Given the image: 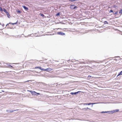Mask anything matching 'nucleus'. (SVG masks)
<instances>
[{"label":"nucleus","instance_id":"obj_1","mask_svg":"<svg viewBox=\"0 0 122 122\" xmlns=\"http://www.w3.org/2000/svg\"><path fill=\"white\" fill-rule=\"evenodd\" d=\"M119 110L118 109H117L115 110H113L111 111H110V113L111 114H112L114 112H117L119 111Z\"/></svg>","mask_w":122,"mask_h":122},{"label":"nucleus","instance_id":"obj_2","mask_svg":"<svg viewBox=\"0 0 122 122\" xmlns=\"http://www.w3.org/2000/svg\"><path fill=\"white\" fill-rule=\"evenodd\" d=\"M81 92L79 91L75 92H71V93L70 94L72 95H76V94L79 93V92Z\"/></svg>","mask_w":122,"mask_h":122},{"label":"nucleus","instance_id":"obj_3","mask_svg":"<svg viewBox=\"0 0 122 122\" xmlns=\"http://www.w3.org/2000/svg\"><path fill=\"white\" fill-rule=\"evenodd\" d=\"M96 103H84L83 104L84 105H90L91 104L92 105L96 104Z\"/></svg>","mask_w":122,"mask_h":122},{"label":"nucleus","instance_id":"obj_4","mask_svg":"<svg viewBox=\"0 0 122 122\" xmlns=\"http://www.w3.org/2000/svg\"><path fill=\"white\" fill-rule=\"evenodd\" d=\"M57 34L59 35H64L65 34L64 33L62 32H58L57 33Z\"/></svg>","mask_w":122,"mask_h":122},{"label":"nucleus","instance_id":"obj_5","mask_svg":"<svg viewBox=\"0 0 122 122\" xmlns=\"http://www.w3.org/2000/svg\"><path fill=\"white\" fill-rule=\"evenodd\" d=\"M27 91L30 92L31 94L33 95H35V93H36V92L34 91H32L30 90H28Z\"/></svg>","mask_w":122,"mask_h":122},{"label":"nucleus","instance_id":"obj_6","mask_svg":"<svg viewBox=\"0 0 122 122\" xmlns=\"http://www.w3.org/2000/svg\"><path fill=\"white\" fill-rule=\"evenodd\" d=\"M6 65H7V66H7L8 67L11 69L14 68L12 66H11L10 65L8 64H6Z\"/></svg>","mask_w":122,"mask_h":122},{"label":"nucleus","instance_id":"obj_7","mask_svg":"<svg viewBox=\"0 0 122 122\" xmlns=\"http://www.w3.org/2000/svg\"><path fill=\"white\" fill-rule=\"evenodd\" d=\"M39 68L41 70H43L44 71L45 69L43 68H42L41 67L37 66V67H35V68Z\"/></svg>","mask_w":122,"mask_h":122},{"label":"nucleus","instance_id":"obj_8","mask_svg":"<svg viewBox=\"0 0 122 122\" xmlns=\"http://www.w3.org/2000/svg\"><path fill=\"white\" fill-rule=\"evenodd\" d=\"M52 70L50 68H47L46 69H45L44 71H50Z\"/></svg>","mask_w":122,"mask_h":122},{"label":"nucleus","instance_id":"obj_9","mask_svg":"<svg viewBox=\"0 0 122 122\" xmlns=\"http://www.w3.org/2000/svg\"><path fill=\"white\" fill-rule=\"evenodd\" d=\"M22 7L25 10H28V7H26L25 5H23Z\"/></svg>","mask_w":122,"mask_h":122},{"label":"nucleus","instance_id":"obj_10","mask_svg":"<svg viewBox=\"0 0 122 122\" xmlns=\"http://www.w3.org/2000/svg\"><path fill=\"white\" fill-rule=\"evenodd\" d=\"M101 113H108L109 114H111L110 111H106V112H101Z\"/></svg>","mask_w":122,"mask_h":122},{"label":"nucleus","instance_id":"obj_11","mask_svg":"<svg viewBox=\"0 0 122 122\" xmlns=\"http://www.w3.org/2000/svg\"><path fill=\"white\" fill-rule=\"evenodd\" d=\"M120 75H122V71L118 73V75L117 76V77Z\"/></svg>","mask_w":122,"mask_h":122},{"label":"nucleus","instance_id":"obj_12","mask_svg":"<svg viewBox=\"0 0 122 122\" xmlns=\"http://www.w3.org/2000/svg\"><path fill=\"white\" fill-rule=\"evenodd\" d=\"M18 109H16V110H9V111H10V113L13 112L14 111H18Z\"/></svg>","mask_w":122,"mask_h":122},{"label":"nucleus","instance_id":"obj_13","mask_svg":"<svg viewBox=\"0 0 122 122\" xmlns=\"http://www.w3.org/2000/svg\"><path fill=\"white\" fill-rule=\"evenodd\" d=\"M75 6V5H71L70 7V8L71 9H73V7H74V6Z\"/></svg>","mask_w":122,"mask_h":122},{"label":"nucleus","instance_id":"obj_14","mask_svg":"<svg viewBox=\"0 0 122 122\" xmlns=\"http://www.w3.org/2000/svg\"><path fill=\"white\" fill-rule=\"evenodd\" d=\"M3 11L4 12H5L6 13V14L7 13H8V12L4 8H3Z\"/></svg>","mask_w":122,"mask_h":122},{"label":"nucleus","instance_id":"obj_15","mask_svg":"<svg viewBox=\"0 0 122 122\" xmlns=\"http://www.w3.org/2000/svg\"><path fill=\"white\" fill-rule=\"evenodd\" d=\"M6 15H7V17L9 18H10V14H9V13L8 12V13H7L6 14Z\"/></svg>","mask_w":122,"mask_h":122},{"label":"nucleus","instance_id":"obj_16","mask_svg":"<svg viewBox=\"0 0 122 122\" xmlns=\"http://www.w3.org/2000/svg\"><path fill=\"white\" fill-rule=\"evenodd\" d=\"M16 12L19 13H20L21 12V11L19 10H16Z\"/></svg>","mask_w":122,"mask_h":122},{"label":"nucleus","instance_id":"obj_17","mask_svg":"<svg viewBox=\"0 0 122 122\" xmlns=\"http://www.w3.org/2000/svg\"><path fill=\"white\" fill-rule=\"evenodd\" d=\"M104 23L105 24H108V23L107 21H105L104 22Z\"/></svg>","mask_w":122,"mask_h":122},{"label":"nucleus","instance_id":"obj_18","mask_svg":"<svg viewBox=\"0 0 122 122\" xmlns=\"http://www.w3.org/2000/svg\"><path fill=\"white\" fill-rule=\"evenodd\" d=\"M41 16H42L43 17H44V16H45L44 15L42 14L41 13H40L39 14Z\"/></svg>","mask_w":122,"mask_h":122},{"label":"nucleus","instance_id":"obj_19","mask_svg":"<svg viewBox=\"0 0 122 122\" xmlns=\"http://www.w3.org/2000/svg\"><path fill=\"white\" fill-rule=\"evenodd\" d=\"M60 13H56V16H58L60 15Z\"/></svg>","mask_w":122,"mask_h":122},{"label":"nucleus","instance_id":"obj_20","mask_svg":"<svg viewBox=\"0 0 122 122\" xmlns=\"http://www.w3.org/2000/svg\"><path fill=\"white\" fill-rule=\"evenodd\" d=\"M69 0L70 1L73 2V1H78V0Z\"/></svg>","mask_w":122,"mask_h":122},{"label":"nucleus","instance_id":"obj_21","mask_svg":"<svg viewBox=\"0 0 122 122\" xmlns=\"http://www.w3.org/2000/svg\"><path fill=\"white\" fill-rule=\"evenodd\" d=\"M0 11H3V10L2 8L0 7Z\"/></svg>","mask_w":122,"mask_h":122},{"label":"nucleus","instance_id":"obj_22","mask_svg":"<svg viewBox=\"0 0 122 122\" xmlns=\"http://www.w3.org/2000/svg\"><path fill=\"white\" fill-rule=\"evenodd\" d=\"M118 13V12L117 11H116V12H113V14L114 15H115V14H117Z\"/></svg>","mask_w":122,"mask_h":122},{"label":"nucleus","instance_id":"obj_23","mask_svg":"<svg viewBox=\"0 0 122 122\" xmlns=\"http://www.w3.org/2000/svg\"><path fill=\"white\" fill-rule=\"evenodd\" d=\"M77 8V6H74V7H73V9H75Z\"/></svg>","mask_w":122,"mask_h":122},{"label":"nucleus","instance_id":"obj_24","mask_svg":"<svg viewBox=\"0 0 122 122\" xmlns=\"http://www.w3.org/2000/svg\"><path fill=\"white\" fill-rule=\"evenodd\" d=\"M119 13H122V10L121 9V10H120V11H119Z\"/></svg>","mask_w":122,"mask_h":122},{"label":"nucleus","instance_id":"obj_25","mask_svg":"<svg viewBox=\"0 0 122 122\" xmlns=\"http://www.w3.org/2000/svg\"><path fill=\"white\" fill-rule=\"evenodd\" d=\"M113 12V11L112 10H111L110 11H109V12L110 13H111V12Z\"/></svg>","mask_w":122,"mask_h":122},{"label":"nucleus","instance_id":"obj_26","mask_svg":"<svg viewBox=\"0 0 122 122\" xmlns=\"http://www.w3.org/2000/svg\"><path fill=\"white\" fill-rule=\"evenodd\" d=\"M82 110H87L86 108H82Z\"/></svg>","mask_w":122,"mask_h":122},{"label":"nucleus","instance_id":"obj_27","mask_svg":"<svg viewBox=\"0 0 122 122\" xmlns=\"http://www.w3.org/2000/svg\"><path fill=\"white\" fill-rule=\"evenodd\" d=\"M9 24H12V25H14V23H11V22H10L9 23Z\"/></svg>","mask_w":122,"mask_h":122},{"label":"nucleus","instance_id":"obj_28","mask_svg":"<svg viewBox=\"0 0 122 122\" xmlns=\"http://www.w3.org/2000/svg\"><path fill=\"white\" fill-rule=\"evenodd\" d=\"M92 76H88V78H89L90 79V78Z\"/></svg>","mask_w":122,"mask_h":122},{"label":"nucleus","instance_id":"obj_29","mask_svg":"<svg viewBox=\"0 0 122 122\" xmlns=\"http://www.w3.org/2000/svg\"><path fill=\"white\" fill-rule=\"evenodd\" d=\"M17 22H18V21H17L15 23H14V25L16 24L17 23Z\"/></svg>","mask_w":122,"mask_h":122},{"label":"nucleus","instance_id":"obj_30","mask_svg":"<svg viewBox=\"0 0 122 122\" xmlns=\"http://www.w3.org/2000/svg\"><path fill=\"white\" fill-rule=\"evenodd\" d=\"M36 94H37L38 95H40V93H37Z\"/></svg>","mask_w":122,"mask_h":122},{"label":"nucleus","instance_id":"obj_31","mask_svg":"<svg viewBox=\"0 0 122 122\" xmlns=\"http://www.w3.org/2000/svg\"><path fill=\"white\" fill-rule=\"evenodd\" d=\"M4 24H3L2 25V26H3V27H4Z\"/></svg>","mask_w":122,"mask_h":122},{"label":"nucleus","instance_id":"obj_32","mask_svg":"<svg viewBox=\"0 0 122 122\" xmlns=\"http://www.w3.org/2000/svg\"><path fill=\"white\" fill-rule=\"evenodd\" d=\"M86 110H87V109H90V110H91V109H90V108H88V107H87V108H86Z\"/></svg>","mask_w":122,"mask_h":122},{"label":"nucleus","instance_id":"obj_33","mask_svg":"<svg viewBox=\"0 0 122 122\" xmlns=\"http://www.w3.org/2000/svg\"><path fill=\"white\" fill-rule=\"evenodd\" d=\"M37 92H36V93H35V95H36V96H37L38 95L37 94Z\"/></svg>","mask_w":122,"mask_h":122},{"label":"nucleus","instance_id":"obj_34","mask_svg":"<svg viewBox=\"0 0 122 122\" xmlns=\"http://www.w3.org/2000/svg\"><path fill=\"white\" fill-rule=\"evenodd\" d=\"M10 24H7L6 25V26L7 25H8Z\"/></svg>","mask_w":122,"mask_h":122},{"label":"nucleus","instance_id":"obj_35","mask_svg":"<svg viewBox=\"0 0 122 122\" xmlns=\"http://www.w3.org/2000/svg\"><path fill=\"white\" fill-rule=\"evenodd\" d=\"M84 63L85 64V62H83L82 63Z\"/></svg>","mask_w":122,"mask_h":122},{"label":"nucleus","instance_id":"obj_36","mask_svg":"<svg viewBox=\"0 0 122 122\" xmlns=\"http://www.w3.org/2000/svg\"><path fill=\"white\" fill-rule=\"evenodd\" d=\"M29 81H26L25 82H28Z\"/></svg>","mask_w":122,"mask_h":122},{"label":"nucleus","instance_id":"obj_37","mask_svg":"<svg viewBox=\"0 0 122 122\" xmlns=\"http://www.w3.org/2000/svg\"><path fill=\"white\" fill-rule=\"evenodd\" d=\"M31 61V60H30V61H29V62H30V61Z\"/></svg>","mask_w":122,"mask_h":122},{"label":"nucleus","instance_id":"obj_38","mask_svg":"<svg viewBox=\"0 0 122 122\" xmlns=\"http://www.w3.org/2000/svg\"><path fill=\"white\" fill-rule=\"evenodd\" d=\"M114 7H116V6L115 5L114 6Z\"/></svg>","mask_w":122,"mask_h":122},{"label":"nucleus","instance_id":"obj_39","mask_svg":"<svg viewBox=\"0 0 122 122\" xmlns=\"http://www.w3.org/2000/svg\"><path fill=\"white\" fill-rule=\"evenodd\" d=\"M2 92H4V91H2Z\"/></svg>","mask_w":122,"mask_h":122},{"label":"nucleus","instance_id":"obj_40","mask_svg":"<svg viewBox=\"0 0 122 122\" xmlns=\"http://www.w3.org/2000/svg\"><path fill=\"white\" fill-rule=\"evenodd\" d=\"M117 57V56H115V57Z\"/></svg>","mask_w":122,"mask_h":122},{"label":"nucleus","instance_id":"obj_41","mask_svg":"<svg viewBox=\"0 0 122 122\" xmlns=\"http://www.w3.org/2000/svg\"><path fill=\"white\" fill-rule=\"evenodd\" d=\"M1 24V23H0V25Z\"/></svg>","mask_w":122,"mask_h":122},{"label":"nucleus","instance_id":"obj_42","mask_svg":"<svg viewBox=\"0 0 122 122\" xmlns=\"http://www.w3.org/2000/svg\"><path fill=\"white\" fill-rule=\"evenodd\" d=\"M92 106H93V105H92Z\"/></svg>","mask_w":122,"mask_h":122}]
</instances>
